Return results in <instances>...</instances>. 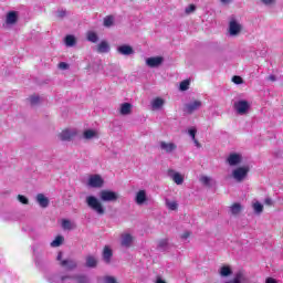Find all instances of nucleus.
I'll return each instance as SVG.
<instances>
[{
	"instance_id": "nucleus-35",
	"label": "nucleus",
	"mask_w": 283,
	"mask_h": 283,
	"mask_svg": "<svg viewBox=\"0 0 283 283\" xmlns=\"http://www.w3.org/2000/svg\"><path fill=\"white\" fill-rule=\"evenodd\" d=\"M167 247H169V241H167V239H163L161 241H159L158 249H160L161 251H167Z\"/></svg>"
},
{
	"instance_id": "nucleus-49",
	"label": "nucleus",
	"mask_w": 283,
	"mask_h": 283,
	"mask_svg": "<svg viewBox=\"0 0 283 283\" xmlns=\"http://www.w3.org/2000/svg\"><path fill=\"white\" fill-rule=\"evenodd\" d=\"M265 283H277V281H275V279H266Z\"/></svg>"
},
{
	"instance_id": "nucleus-20",
	"label": "nucleus",
	"mask_w": 283,
	"mask_h": 283,
	"mask_svg": "<svg viewBox=\"0 0 283 283\" xmlns=\"http://www.w3.org/2000/svg\"><path fill=\"white\" fill-rule=\"evenodd\" d=\"M231 216H240L242 213V205L239 202L233 203L229 207Z\"/></svg>"
},
{
	"instance_id": "nucleus-14",
	"label": "nucleus",
	"mask_w": 283,
	"mask_h": 283,
	"mask_svg": "<svg viewBox=\"0 0 283 283\" xmlns=\"http://www.w3.org/2000/svg\"><path fill=\"white\" fill-rule=\"evenodd\" d=\"M35 200L42 209H48V207H50V199L43 193H38Z\"/></svg>"
},
{
	"instance_id": "nucleus-17",
	"label": "nucleus",
	"mask_w": 283,
	"mask_h": 283,
	"mask_svg": "<svg viewBox=\"0 0 283 283\" xmlns=\"http://www.w3.org/2000/svg\"><path fill=\"white\" fill-rule=\"evenodd\" d=\"M163 61L164 59L161 56L148 57L146 64L148 67H159V65H163Z\"/></svg>"
},
{
	"instance_id": "nucleus-40",
	"label": "nucleus",
	"mask_w": 283,
	"mask_h": 283,
	"mask_svg": "<svg viewBox=\"0 0 283 283\" xmlns=\"http://www.w3.org/2000/svg\"><path fill=\"white\" fill-rule=\"evenodd\" d=\"M39 101H41V98L39 97V95H32L30 97V103L31 105H36L39 103Z\"/></svg>"
},
{
	"instance_id": "nucleus-19",
	"label": "nucleus",
	"mask_w": 283,
	"mask_h": 283,
	"mask_svg": "<svg viewBox=\"0 0 283 283\" xmlns=\"http://www.w3.org/2000/svg\"><path fill=\"white\" fill-rule=\"evenodd\" d=\"M17 21H19V14H17V11H10L9 13H7V25H14Z\"/></svg>"
},
{
	"instance_id": "nucleus-50",
	"label": "nucleus",
	"mask_w": 283,
	"mask_h": 283,
	"mask_svg": "<svg viewBox=\"0 0 283 283\" xmlns=\"http://www.w3.org/2000/svg\"><path fill=\"white\" fill-rule=\"evenodd\" d=\"M269 81L275 82V81H276L275 75H270V76H269Z\"/></svg>"
},
{
	"instance_id": "nucleus-27",
	"label": "nucleus",
	"mask_w": 283,
	"mask_h": 283,
	"mask_svg": "<svg viewBox=\"0 0 283 283\" xmlns=\"http://www.w3.org/2000/svg\"><path fill=\"white\" fill-rule=\"evenodd\" d=\"M96 264H97L96 258H94L92 255H88L86 258V266L88 269H95Z\"/></svg>"
},
{
	"instance_id": "nucleus-31",
	"label": "nucleus",
	"mask_w": 283,
	"mask_h": 283,
	"mask_svg": "<svg viewBox=\"0 0 283 283\" xmlns=\"http://www.w3.org/2000/svg\"><path fill=\"white\" fill-rule=\"evenodd\" d=\"M114 25V15H107L104 18V28H112Z\"/></svg>"
},
{
	"instance_id": "nucleus-30",
	"label": "nucleus",
	"mask_w": 283,
	"mask_h": 283,
	"mask_svg": "<svg viewBox=\"0 0 283 283\" xmlns=\"http://www.w3.org/2000/svg\"><path fill=\"white\" fill-rule=\"evenodd\" d=\"M65 239L63 238V235H57L56 238H55V240H53L52 242H51V247H53V248H56V247H61L62 244H63V241H64Z\"/></svg>"
},
{
	"instance_id": "nucleus-44",
	"label": "nucleus",
	"mask_w": 283,
	"mask_h": 283,
	"mask_svg": "<svg viewBox=\"0 0 283 283\" xmlns=\"http://www.w3.org/2000/svg\"><path fill=\"white\" fill-rule=\"evenodd\" d=\"M264 205H266L268 207H273V199H271V197H266L264 200Z\"/></svg>"
},
{
	"instance_id": "nucleus-23",
	"label": "nucleus",
	"mask_w": 283,
	"mask_h": 283,
	"mask_svg": "<svg viewBox=\"0 0 283 283\" xmlns=\"http://www.w3.org/2000/svg\"><path fill=\"white\" fill-rule=\"evenodd\" d=\"M99 54H107L109 52V44L106 41H102L97 46Z\"/></svg>"
},
{
	"instance_id": "nucleus-29",
	"label": "nucleus",
	"mask_w": 283,
	"mask_h": 283,
	"mask_svg": "<svg viewBox=\"0 0 283 283\" xmlns=\"http://www.w3.org/2000/svg\"><path fill=\"white\" fill-rule=\"evenodd\" d=\"M232 273H233V271L229 266H222L220 270V275L222 277H229V275H231Z\"/></svg>"
},
{
	"instance_id": "nucleus-25",
	"label": "nucleus",
	"mask_w": 283,
	"mask_h": 283,
	"mask_svg": "<svg viewBox=\"0 0 283 283\" xmlns=\"http://www.w3.org/2000/svg\"><path fill=\"white\" fill-rule=\"evenodd\" d=\"M65 45L67 48H74V45H76V38L74 35H66Z\"/></svg>"
},
{
	"instance_id": "nucleus-6",
	"label": "nucleus",
	"mask_w": 283,
	"mask_h": 283,
	"mask_svg": "<svg viewBox=\"0 0 283 283\" xmlns=\"http://www.w3.org/2000/svg\"><path fill=\"white\" fill-rule=\"evenodd\" d=\"M105 185V180L101 175H91L88 177L87 186L92 189H101Z\"/></svg>"
},
{
	"instance_id": "nucleus-52",
	"label": "nucleus",
	"mask_w": 283,
	"mask_h": 283,
	"mask_svg": "<svg viewBox=\"0 0 283 283\" xmlns=\"http://www.w3.org/2000/svg\"><path fill=\"white\" fill-rule=\"evenodd\" d=\"M220 1H221V3H224V4L231 3V0H220Z\"/></svg>"
},
{
	"instance_id": "nucleus-51",
	"label": "nucleus",
	"mask_w": 283,
	"mask_h": 283,
	"mask_svg": "<svg viewBox=\"0 0 283 283\" xmlns=\"http://www.w3.org/2000/svg\"><path fill=\"white\" fill-rule=\"evenodd\" d=\"M193 140V143H195V145H196V147H199L200 148V142H198V139H192Z\"/></svg>"
},
{
	"instance_id": "nucleus-53",
	"label": "nucleus",
	"mask_w": 283,
	"mask_h": 283,
	"mask_svg": "<svg viewBox=\"0 0 283 283\" xmlns=\"http://www.w3.org/2000/svg\"><path fill=\"white\" fill-rule=\"evenodd\" d=\"M156 283H166L165 281H163V279H160V277H157V281H156Z\"/></svg>"
},
{
	"instance_id": "nucleus-41",
	"label": "nucleus",
	"mask_w": 283,
	"mask_h": 283,
	"mask_svg": "<svg viewBox=\"0 0 283 283\" xmlns=\"http://www.w3.org/2000/svg\"><path fill=\"white\" fill-rule=\"evenodd\" d=\"M197 129L196 128H190L189 130H188V134H189V136L191 137V139L192 140H196V134H197Z\"/></svg>"
},
{
	"instance_id": "nucleus-37",
	"label": "nucleus",
	"mask_w": 283,
	"mask_h": 283,
	"mask_svg": "<svg viewBox=\"0 0 283 283\" xmlns=\"http://www.w3.org/2000/svg\"><path fill=\"white\" fill-rule=\"evenodd\" d=\"M200 182L205 185V187H211V178L207 176L200 177Z\"/></svg>"
},
{
	"instance_id": "nucleus-33",
	"label": "nucleus",
	"mask_w": 283,
	"mask_h": 283,
	"mask_svg": "<svg viewBox=\"0 0 283 283\" xmlns=\"http://www.w3.org/2000/svg\"><path fill=\"white\" fill-rule=\"evenodd\" d=\"M253 210L255 213L260 214L262 211H264V206L260 203L259 201L253 203Z\"/></svg>"
},
{
	"instance_id": "nucleus-47",
	"label": "nucleus",
	"mask_w": 283,
	"mask_h": 283,
	"mask_svg": "<svg viewBox=\"0 0 283 283\" xmlns=\"http://www.w3.org/2000/svg\"><path fill=\"white\" fill-rule=\"evenodd\" d=\"M189 235H191V233L185 232V233L181 235V239H182V240H187V239L189 238Z\"/></svg>"
},
{
	"instance_id": "nucleus-22",
	"label": "nucleus",
	"mask_w": 283,
	"mask_h": 283,
	"mask_svg": "<svg viewBox=\"0 0 283 283\" xmlns=\"http://www.w3.org/2000/svg\"><path fill=\"white\" fill-rule=\"evenodd\" d=\"M120 114H122V116H128V114H132V104L123 103L120 105Z\"/></svg>"
},
{
	"instance_id": "nucleus-15",
	"label": "nucleus",
	"mask_w": 283,
	"mask_h": 283,
	"mask_svg": "<svg viewBox=\"0 0 283 283\" xmlns=\"http://www.w3.org/2000/svg\"><path fill=\"white\" fill-rule=\"evenodd\" d=\"M168 176L177 185H182V182H185V177H182V175H180V172H176L175 170L170 169V170H168Z\"/></svg>"
},
{
	"instance_id": "nucleus-11",
	"label": "nucleus",
	"mask_w": 283,
	"mask_h": 283,
	"mask_svg": "<svg viewBox=\"0 0 283 283\" xmlns=\"http://www.w3.org/2000/svg\"><path fill=\"white\" fill-rule=\"evenodd\" d=\"M227 163L230 165V167H235L242 163V155L232 153L227 158Z\"/></svg>"
},
{
	"instance_id": "nucleus-16",
	"label": "nucleus",
	"mask_w": 283,
	"mask_h": 283,
	"mask_svg": "<svg viewBox=\"0 0 283 283\" xmlns=\"http://www.w3.org/2000/svg\"><path fill=\"white\" fill-rule=\"evenodd\" d=\"M60 265L63 266V269H66V271H74V269L77 266L76 261L72 259L62 260Z\"/></svg>"
},
{
	"instance_id": "nucleus-32",
	"label": "nucleus",
	"mask_w": 283,
	"mask_h": 283,
	"mask_svg": "<svg viewBox=\"0 0 283 283\" xmlns=\"http://www.w3.org/2000/svg\"><path fill=\"white\" fill-rule=\"evenodd\" d=\"M166 206L170 211H176L178 209V202L166 200Z\"/></svg>"
},
{
	"instance_id": "nucleus-26",
	"label": "nucleus",
	"mask_w": 283,
	"mask_h": 283,
	"mask_svg": "<svg viewBox=\"0 0 283 283\" xmlns=\"http://www.w3.org/2000/svg\"><path fill=\"white\" fill-rule=\"evenodd\" d=\"M74 223H72V221L67 220V219H63L62 220V228L65 231H72V229H74Z\"/></svg>"
},
{
	"instance_id": "nucleus-7",
	"label": "nucleus",
	"mask_w": 283,
	"mask_h": 283,
	"mask_svg": "<svg viewBox=\"0 0 283 283\" xmlns=\"http://www.w3.org/2000/svg\"><path fill=\"white\" fill-rule=\"evenodd\" d=\"M201 107H202V102L195 101L186 104L184 107V112L186 114H193V112H196L197 109H200Z\"/></svg>"
},
{
	"instance_id": "nucleus-21",
	"label": "nucleus",
	"mask_w": 283,
	"mask_h": 283,
	"mask_svg": "<svg viewBox=\"0 0 283 283\" xmlns=\"http://www.w3.org/2000/svg\"><path fill=\"white\" fill-rule=\"evenodd\" d=\"M112 249H109V247H105L103 251V260L104 262H106V264H109V262H112Z\"/></svg>"
},
{
	"instance_id": "nucleus-38",
	"label": "nucleus",
	"mask_w": 283,
	"mask_h": 283,
	"mask_svg": "<svg viewBox=\"0 0 283 283\" xmlns=\"http://www.w3.org/2000/svg\"><path fill=\"white\" fill-rule=\"evenodd\" d=\"M186 14H191L196 12V4H190L185 9Z\"/></svg>"
},
{
	"instance_id": "nucleus-36",
	"label": "nucleus",
	"mask_w": 283,
	"mask_h": 283,
	"mask_svg": "<svg viewBox=\"0 0 283 283\" xmlns=\"http://www.w3.org/2000/svg\"><path fill=\"white\" fill-rule=\"evenodd\" d=\"M189 80H184L181 83H180V86H179V90L181 92H187V90H189Z\"/></svg>"
},
{
	"instance_id": "nucleus-46",
	"label": "nucleus",
	"mask_w": 283,
	"mask_h": 283,
	"mask_svg": "<svg viewBox=\"0 0 283 283\" xmlns=\"http://www.w3.org/2000/svg\"><path fill=\"white\" fill-rule=\"evenodd\" d=\"M262 3H264V6H271V3H273V1L275 0H261Z\"/></svg>"
},
{
	"instance_id": "nucleus-5",
	"label": "nucleus",
	"mask_w": 283,
	"mask_h": 283,
	"mask_svg": "<svg viewBox=\"0 0 283 283\" xmlns=\"http://www.w3.org/2000/svg\"><path fill=\"white\" fill-rule=\"evenodd\" d=\"M234 109L239 116H244V114H249V109H251V105L245 99H240L234 103Z\"/></svg>"
},
{
	"instance_id": "nucleus-8",
	"label": "nucleus",
	"mask_w": 283,
	"mask_h": 283,
	"mask_svg": "<svg viewBox=\"0 0 283 283\" xmlns=\"http://www.w3.org/2000/svg\"><path fill=\"white\" fill-rule=\"evenodd\" d=\"M239 32H242V24H240L235 20L230 21V23H229V34H230V36H238Z\"/></svg>"
},
{
	"instance_id": "nucleus-43",
	"label": "nucleus",
	"mask_w": 283,
	"mask_h": 283,
	"mask_svg": "<svg viewBox=\"0 0 283 283\" xmlns=\"http://www.w3.org/2000/svg\"><path fill=\"white\" fill-rule=\"evenodd\" d=\"M59 69L60 70H70V64L65 63V62H61L59 64Z\"/></svg>"
},
{
	"instance_id": "nucleus-13",
	"label": "nucleus",
	"mask_w": 283,
	"mask_h": 283,
	"mask_svg": "<svg viewBox=\"0 0 283 283\" xmlns=\"http://www.w3.org/2000/svg\"><path fill=\"white\" fill-rule=\"evenodd\" d=\"M76 136V130L75 129H64L61 132L59 135L60 140H71Z\"/></svg>"
},
{
	"instance_id": "nucleus-45",
	"label": "nucleus",
	"mask_w": 283,
	"mask_h": 283,
	"mask_svg": "<svg viewBox=\"0 0 283 283\" xmlns=\"http://www.w3.org/2000/svg\"><path fill=\"white\" fill-rule=\"evenodd\" d=\"M66 12L61 10V11H57V17L59 19H63V17H65Z\"/></svg>"
},
{
	"instance_id": "nucleus-9",
	"label": "nucleus",
	"mask_w": 283,
	"mask_h": 283,
	"mask_svg": "<svg viewBox=\"0 0 283 283\" xmlns=\"http://www.w3.org/2000/svg\"><path fill=\"white\" fill-rule=\"evenodd\" d=\"M159 147L161 151H165V154H174V151L178 149V146L175 143H166V142H159Z\"/></svg>"
},
{
	"instance_id": "nucleus-4",
	"label": "nucleus",
	"mask_w": 283,
	"mask_h": 283,
	"mask_svg": "<svg viewBox=\"0 0 283 283\" xmlns=\"http://www.w3.org/2000/svg\"><path fill=\"white\" fill-rule=\"evenodd\" d=\"M250 168L249 166L238 167L232 171V178L237 180V182H242L247 176H249Z\"/></svg>"
},
{
	"instance_id": "nucleus-1",
	"label": "nucleus",
	"mask_w": 283,
	"mask_h": 283,
	"mask_svg": "<svg viewBox=\"0 0 283 283\" xmlns=\"http://www.w3.org/2000/svg\"><path fill=\"white\" fill-rule=\"evenodd\" d=\"M46 280L50 283H90V279L86 275L77 274L73 276H63L59 274H49Z\"/></svg>"
},
{
	"instance_id": "nucleus-54",
	"label": "nucleus",
	"mask_w": 283,
	"mask_h": 283,
	"mask_svg": "<svg viewBox=\"0 0 283 283\" xmlns=\"http://www.w3.org/2000/svg\"><path fill=\"white\" fill-rule=\"evenodd\" d=\"M35 264H36V266H41V261H39V259H36Z\"/></svg>"
},
{
	"instance_id": "nucleus-12",
	"label": "nucleus",
	"mask_w": 283,
	"mask_h": 283,
	"mask_svg": "<svg viewBox=\"0 0 283 283\" xmlns=\"http://www.w3.org/2000/svg\"><path fill=\"white\" fill-rule=\"evenodd\" d=\"M117 52L118 54H122V56H132V54H134V48L128 44H123L117 48Z\"/></svg>"
},
{
	"instance_id": "nucleus-39",
	"label": "nucleus",
	"mask_w": 283,
	"mask_h": 283,
	"mask_svg": "<svg viewBox=\"0 0 283 283\" xmlns=\"http://www.w3.org/2000/svg\"><path fill=\"white\" fill-rule=\"evenodd\" d=\"M232 83H234L235 85H242L243 80H242L240 76L234 75V76L232 77Z\"/></svg>"
},
{
	"instance_id": "nucleus-10",
	"label": "nucleus",
	"mask_w": 283,
	"mask_h": 283,
	"mask_svg": "<svg viewBox=\"0 0 283 283\" xmlns=\"http://www.w3.org/2000/svg\"><path fill=\"white\" fill-rule=\"evenodd\" d=\"M134 244V237L130 233L120 234V245L125 249H129Z\"/></svg>"
},
{
	"instance_id": "nucleus-48",
	"label": "nucleus",
	"mask_w": 283,
	"mask_h": 283,
	"mask_svg": "<svg viewBox=\"0 0 283 283\" xmlns=\"http://www.w3.org/2000/svg\"><path fill=\"white\" fill-rule=\"evenodd\" d=\"M56 260L62 262L61 260H63V252H59Z\"/></svg>"
},
{
	"instance_id": "nucleus-2",
	"label": "nucleus",
	"mask_w": 283,
	"mask_h": 283,
	"mask_svg": "<svg viewBox=\"0 0 283 283\" xmlns=\"http://www.w3.org/2000/svg\"><path fill=\"white\" fill-rule=\"evenodd\" d=\"M86 205L92 211H95L97 216H105V208L98 198L94 196L86 197Z\"/></svg>"
},
{
	"instance_id": "nucleus-42",
	"label": "nucleus",
	"mask_w": 283,
	"mask_h": 283,
	"mask_svg": "<svg viewBox=\"0 0 283 283\" xmlns=\"http://www.w3.org/2000/svg\"><path fill=\"white\" fill-rule=\"evenodd\" d=\"M18 200H19V202H21L22 205H28V202H29V200L27 199V197L23 196V195H19V196H18Z\"/></svg>"
},
{
	"instance_id": "nucleus-28",
	"label": "nucleus",
	"mask_w": 283,
	"mask_h": 283,
	"mask_svg": "<svg viewBox=\"0 0 283 283\" xmlns=\"http://www.w3.org/2000/svg\"><path fill=\"white\" fill-rule=\"evenodd\" d=\"M96 137H97L96 130L87 129L84 132V138L86 140H92V138H96Z\"/></svg>"
},
{
	"instance_id": "nucleus-34",
	"label": "nucleus",
	"mask_w": 283,
	"mask_h": 283,
	"mask_svg": "<svg viewBox=\"0 0 283 283\" xmlns=\"http://www.w3.org/2000/svg\"><path fill=\"white\" fill-rule=\"evenodd\" d=\"M87 41L91 43H96L98 41V35L95 32L90 31L87 33Z\"/></svg>"
},
{
	"instance_id": "nucleus-24",
	"label": "nucleus",
	"mask_w": 283,
	"mask_h": 283,
	"mask_svg": "<svg viewBox=\"0 0 283 283\" xmlns=\"http://www.w3.org/2000/svg\"><path fill=\"white\" fill-rule=\"evenodd\" d=\"M164 105H165V101L160 97H157L151 102L153 109H160V107H163Z\"/></svg>"
},
{
	"instance_id": "nucleus-3",
	"label": "nucleus",
	"mask_w": 283,
	"mask_h": 283,
	"mask_svg": "<svg viewBox=\"0 0 283 283\" xmlns=\"http://www.w3.org/2000/svg\"><path fill=\"white\" fill-rule=\"evenodd\" d=\"M98 198L102 202H117L118 192L114 190H101L98 192Z\"/></svg>"
},
{
	"instance_id": "nucleus-18",
	"label": "nucleus",
	"mask_w": 283,
	"mask_h": 283,
	"mask_svg": "<svg viewBox=\"0 0 283 283\" xmlns=\"http://www.w3.org/2000/svg\"><path fill=\"white\" fill-rule=\"evenodd\" d=\"M147 201V191L145 190H139L136 196H135V202L136 205H138L139 207L145 205Z\"/></svg>"
}]
</instances>
